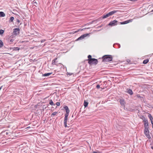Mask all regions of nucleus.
Here are the masks:
<instances>
[{
	"label": "nucleus",
	"mask_w": 153,
	"mask_h": 153,
	"mask_svg": "<svg viewBox=\"0 0 153 153\" xmlns=\"http://www.w3.org/2000/svg\"><path fill=\"white\" fill-rule=\"evenodd\" d=\"M64 108L65 109L66 112V114H65V117L64 121V124L65 127H67V122L68 121V118L69 115V113L70 112V110L69 109L68 107L67 106H65Z\"/></svg>",
	"instance_id": "1"
},
{
	"label": "nucleus",
	"mask_w": 153,
	"mask_h": 153,
	"mask_svg": "<svg viewBox=\"0 0 153 153\" xmlns=\"http://www.w3.org/2000/svg\"><path fill=\"white\" fill-rule=\"evenodd\" d=\"M102 61L104 62H108L112 60V57L111 55H106L102 57Z\"/></svg>",
	"instance_id": "2"
},
{
	"label": "nucleus",
	"mask_w": 153,
	"mask_h": 153,
	"mask_svg": "<svg viewBox=\"0 0 153 153\" xmlns=\"http://www.w3.org/2000/svg\"><path fill=\"white\" fill-rule=\"evenodd\" d=\"M117 11L114 10L106 14L105 15H104L102 16L103 19H105L106 18L112 15L113 14L116 13Z\"/></svg>",
	"instance_id": "3"
},
{
	"label": "nucleus",
	"mask_w": 153,
	"mask_h": 153,
	"mask_svg": "<svg viewBox=\"0 0 153 153\" xmlns=\"http://www.w3.org/2000/svg\"><path fill=\"white\" fill-rule=\"evenodd\" d=\"M98 62L97 59L94 58H92L90 61H88V63L90 65H91L92 64L96 65L97 64Z\"/></svg>",
	"instance_id": "4"
},
{
	"label": "nucleus",
	"mask_w": 153,
	"mask_h": 153,
	"mask_svg": "<svg viewBox=\"0 0 153 153\" xmlns=\"http://www.w3.org/2000/svg\"><path fill=\"white\" fill-rule=\"evenodd\" d=\"M149 129H145L144 134L148 139L151 138V137L149 134Z\"/></svg>",
	"instance_id": "5"
},
{
	"label": "nucleus",
	"mask_w": 153,
	"mask_h": 153,
	"mask_svg": "<svg viewBox=\"0 0 153 153\" xmlns=\"http://www.w3.org/2000/svg\"><path fill=\"white\" fill-rule=\"evenodd\" d=\"M89 34L88 33L82 35L81 36L79 37L77 39L76 41H78L81 40H82L84 39L85 37H86L87 36L89 35Z\"/></svg>",
	"instance_id": "6"
},
{
	"label": "nucleus",
	"mask_w": 153,
	"mask_h": 153,
	"mask_svg": "<svg viewBox=\"0 0 153 153\" xmlns=\"http://www.w3.org/2000/svg\"><path fill=\"white\" fill-rule=\"evenodd\" d=\"M143 121L144 123L145 129H149V124L147 120L144 118Z\"/></svg>",
	"instance_id": "7"
},
{
	"label": "nucleus",
	"mask_w": 153,
	"mask_h": 153,
	"mask_svg": "<svg viewBox=\"0 0 153 153\" xmlns=\"http://www.w3.org/2000/svg\"><path fill=\"white\" fill-rule=\"evenodd\" d=\"M20 29L19 28H14L13 29V33L15 35H17L19 33Z\"/></svg>",
	"instance_id": "8"
},
{
	"label": "nucleus",
	"mask_w": 153,
	"mask_h": 153,
	"mask_svg": "<svg viewBox=\"0 0 153 153\" xmlns=\"http://www.w3.org/2000/svg\"><path fill=\"white\" fill-rule=\"evenodd\" d=\"M117 21L114 20L112 21L111 22L108 24V25L109 26H114L117 25Z\"/></svg>",
	"instance_id": "9"
},
{
	"label": "nucleus",
	"mask_w": 153,
	"mask_h": 153,
	"mask_svg": "<svg viewBox=\"0 0 153 153\" xmlns=\"http://www.w3.org/2000/svg\"><path fill=\"white\" fill-rule=\"evenodd\" d=\"M120 103L121 105L123 107H125V102L124 100H120Z\"/></svg>",
	"instance_id": "10"
},
{
	"label": "nucleus",
	"mask_w": 153,
	"mask_h": 153,
	"mask_svg": "<svg viewBox=\"0 0 153 153\" xmlns=\"http://www.w3.org/2000/svg\"><path fill=\"white\" fill-rule=\"evenodd\" d=\"M127 93L131 95L133 94V92L132 90L130 89H127Z\"/></svg>",
	"instance_id": "11"
},
{
	"label": "nucleus",
	"mask_w": 153,
	"mask_h": 153,
	"mask_svg": "<svg viewBox=\"0 0 153 153\" xmlns=\"http://www.w3.org/2000/svg\"><path fill=\"white\" fill-rule=\"evenodd\" d=\"M52 74V73H45L44 74H43L42 76H48L50 75L51 74Z\"/></svg>",
	"instance_id": "12"
},
{
	"label": "nucleus",
	"mask_w": 153,
	"mask_h": 153,
	"mask_svg": "<svg viewBox=\"0 0 153 153\" xmlns=\"http://www.w3.org/2000/svg\"><path fill=\"white\" fill-rule=\"evenodd\" d=\"M57 59V58H55L52 61V64L53 65H58V64H56V60Z\"/></svg>",
	"instance_id": "13"
},
{
	"label": "nucleus",
	"mask_w": 153,
	"mask_h": 153,
	"mask_svg": "<svg viewBox=\"0 0 153 153\" xmlns=\"http://www.w3.org/2000/svg\"><path fill=\"white\" fill-rule=\"evenodd\" d=\"M130 21V20H128L122 22H121L120 23L121 24H125L129 23Z\"/></svg>",
	"instance_id": "14"
},
{
	"label": "nucleus",
	"mask_w": 153,
	"mask_h": 153,
	"mask_svg": "<svg viewBox=\"0 0 153 153\" xmlns=\"http://www.w3.org/2000/svg\"><path fill=\"white\" fill-rule=\"evenodd\" d=\"M5 16V13L3 12H0V17H3Z\"/></svg>",
	"instance_id": "15"
},
{
	"label": "nucleus",
	"mask_w": 153,
	"mask_h": 153,
	"mask_svg": "<svg viewBox=\"0 0 153 153\" xmlns=\"http://www.w3.org/2000/svg\"><path fill=\"white\" fill-rule=\"evenodd\" d=\"M14 19V17H11L10 18V19L8 21L10 23V22H13Z\"/></svg>",
	"instance_id": "16"
},
{
	"label": "nucleus",
	"mask_w": 153,
	"mask_h": 153,
	"mask_svg": "<svg viewBox=\"0 0 153 153\" xmlns=\"http://www.w3.org/2000/svg\"><path fill=\"white\" fill-rule=\"evenodd\" d=\"M49 104H50L51 105H55V104H54L53 101H52V100H49Z\"/></svg>",
	"instance_id": "17"
},
{
	"label": "nucleus",
	"mask_w": 153,
	"mask_h": 153,
	"mask_svg": "<svg viewBox=\"0 0 153 153\" xmlns=\"http://www.w3.org/2000/svg\"><path fill=\"white\" fill-rule=\"evenodd\" d=\"M149 60L148 59H145L143 62V63L144 64H146L149 62Z\"/></svg>",
	"instance_id": "18"
},
{
	"label": "nucleus",
	"mask_w": 153,
	"mask_h": 153,
	"mask_svg": "<svg viewBox=\"0 0 153 153\" xmlns=\"http://www.w3.org/2000/svg\"><path fill=\"white\" fill-rule=\"evenodd\" d=\"M88 104V102H86L85 101L84 103V105L85 107H86Z\"/></svg>",
	"instance_id": "19"
},
{
	"label": "nucleus",
	"mask_w": 153,
	"mask_h": 153,
	"mask_svg": "<svg viewBox=\"0 0 153 153\" xmlns=\"http://www.w3.org/2000/svg\"><path fill=\"white\" fill-rule=\"evenodd\" d=\"M3 43L2 41L0 40V48H1L3 46Z\"/></svg>",
	"instance_id": "20"
},
{
	"label": "nucleus",
	"mask_w": 153,
	"mask_h": 153,
	"mask_svg": "<svg viewBox=\"0 0 153 153\" xmlns=\"http://www.w3.org/2000/svg\"><path fill=\"white\" fill-rule=\"evenodd\" d=\"M88 61H90L91 60V59H92V58H91V55H89L88 56Z\"/></svg>",
	"instance_id": "21"
},
{
	"label": "nucleus",
	"mask_w": 153,
	"mask_h": 153,
	"mask_svg": "<svg viewBox=\"0 0 153 153\" xmlns=\"http://www.w3.org/2000/svg\"><path fill=\"white\" fill-rule=\"evenodd\" d=\"M4 32V30H0V34L1 35Z\"/></svg>",
	"instance_id": "22"
},
{
	"label": "nucleus",
	"mask_w": 153,
	"mask_h": 153,
	"mask_svg": "<svg viewBox=\"0 0 153 153\" xmlns=\"http://www.w3.org/2000/svg\"><path fill=\"white\" fill-rule=\"evenodd\" d=\"M58 113L57 112H53V113H52V114L51 115V116H52V115H53V116H54L55 115H56V114H57Z\"/></svg>",
	"instance_id": "23"
},
{
	"label": "nucleus",
	"mask_w": 153,
	"mask_h": 153,
	"mask_svg": "<svg viewBox=\"0 0 153 153\" xmlns=\"http://www.w3.org/2000/svg\"><path fill=\"white\" fill-rule=\"evenodd\" d=\"M148 117L150 119H151V118L152 117V115L150 114H149L148 115Z\"/></svg>",
	"instance_id": "24"
},
{
	"label": "nucleus",
	"mask_w": 153,
	"mask_h": 153,
	"mask_svg": "<svg viewBox=\"0 0 153 153\" xmlns=\"http://www.w3.org/2000/svg\"><path fill=\"white\" fill-rule=\"evenodd\" d=\"M73 74V73H67V75H69V76Z\"/></svg>",
	"instance_id": "25"
},
{
	"label": "nucleus",
	"mask_w": 153,
	"mask_h": 153,
	"mask_svg": "<svg viewBox=\"0 0 153 153\" xmlns=\"http://www.w3.org/2000/svg\"><path fill=\"white\" fill-rule=\"evenodd\" d=\"M19 48H18V47H15V48H14V50H15V51H17V50H19Z\"/></svg>",
	"instance_id": "26"
},
{
	"label": "nucleus",
	"mask_w": 153,
	"mask_h": 153,
	"mask_svg": "<svg viewBox=\"0 0 153 153\" xmlns=\"http://www.w3.org/2000/svg\"><path fill=\"white\" fill-rule=\"evenodd\" d=\"M56 105L57 106H59L60 105V102H57L56 103Z\"/></svg>",
	"instance_id": "27"
},
{
	"label": "nucleus",
	"mask_w": 153,
	"mask_h": 153,
	"mask_svg": "<svg viewBox=\"0 0 153 153\" xmlns=\"http://www.w3.org/2000/svg\"><path fill=\"white\" fill-rule=\"evenodd\" d=\"M150 120L151 121V123H152H152H153V118L152 117Z\"/></svg>",
	"instance_id": "28"
},
{
	"label": "nucleus",
	"mask_w": 153,
	"mask_h": 153,
	"mask_svg": "<svg viewBox=\"0 0 153 153\" xmlns=\"http://www.w3.org/2000/svg\"><path fill=\"white\" fill-rule=\"evenodd\" d=\"M96 88L97 89H99L100 88V85H97L96 86Z\"/></svg>",
	"instance_id": "29"
},
{
	"label": "nucleus",
	"mask_w": 153,
	"mask_h": 153,
	"mask_svg": "<svg viewBox=\"0 0 153 153\" xmlns=\"http://www.w3.org/2000/svg\"><path fill=\"white\" fill-rule=\"evenodd\" d=\"M45 41V39H43L41 40V42H43Z\"/></svg>",
	"instance_id": "30"
},
{
	"label": "nucleus",
	"mask_w": 153,
	"mask_h": 153,
	"mask_svg": "<svg viewBox=\"0 0 153 153\" xmlns=\"http://www.w3.org/2000/svg\"><path fill=\"white\" fill-rule=\"evenodd\" d=\"M137 97L138 98H141V96H140V95H137Z\"/></svg>",
	"instance_id": "31"
},
{
	"label": "nucleus",
	"mask_w": 153,
	"mask_h": 153,
	"mask_svg": "<svg viewBox=\"0 0 153 153\" xmlns=\"http://www.w3.org/2000/svg\"><path fill=\"white\" fill-rule=\"evenodd\" d=\"M117 45H118V47H119V48H120V45L119 44H117Z\"/></svg>",
	"instance_id": "32"
},
{
	"label": "nucleus",
	"mask_w": 153,
	"mask_h": 153,
	"mask_svg": "<svg viewBox=\"0 0 153 153\" xmlns=\"http://www.w3.org/2000/svg\"><path fill=\"white\" fill-rule=\"evenodd\" d=\"M131 1H137V0H130Z\"/></svg>",
	"instance_id": "33"
},
{
	"label": "nucleus",
	"mask_w": 153,
	"mask_h": 153,
	"mask_svg": "<svg viewBox=\"0 0 153 153\" xmlns=\"http://www.w3.org/2000/svg\"><path fill=\"white\" fill-rule=\"evenodd\" d=\"M13 39H10V42H13Z\"/></svg>",
	"instance_id": "34"
},
{
	"label": "nucleus",
	"mask_w": 153,
	"mask_h": 153,
	"mask_svg": "<svg viewBox=\"0 0 153 153\" xmlns=\"http://www.w3.org/2000/svg\"><path fill=\"white\" fill-rule=\"evenodd\" d=\"M16 21H17V22H18L19 23L20 22V21H19V19H17Z\"/></svg>",
	"instance_id": "35"
},
{
	"label": "nucleus",
	"mask_w": 153,
	"mask_h": 153,
	"mask_svg": "<svg viewBox=\"0 0 153 153\" xmlns=\"http://www.w3.org/2000/svg\"><path fill=\"white\" fill-rule=\"evenodd\" d=\"M2 86H1V87H0V91L2 89Z\"/></svg>",
	"instance_id": "36"
},
{
	"label": "nucleus",
	"mask_w": 153,
	"mask_h": 153,
	"mask_svg": "<svg viewBox=\"0 0 153 153\" xmlns=\"http://www.w3.org/2000/svg\"><path fill=\"white\" fill-rule=\"evenodd\" d=\"M30 128V127L29 126V127H28L27 128Z\"/></svg>",
	"instance_id": "37"
},
{
	"label": "nucleus",
	"mask_w": 153,
	"mask_h": 153,
	"mask_svg": "<svg viewBox=\"0 0 153 153\" xmlns=\"http://www.w3.org/2000/svg\"><path fill=\"white\" fill-rule=\"evenodd\" d=\"M151 148L153 150V146H151Z\"/></svg>",
	"instance_id": "38"
},
{
	"label": "nucleus",
	"mask_w": 153,
	"mask_h": 153,
	"mask_svg": "<svg viewBox=\"0 0 153 153\" xmlns=\"http://www.w3.org/2000/svg\"><path fill=\"white\" fill-rule=\"evenodd\" d=\"M33 3H36V4H37L36 3V2H34V1H33Z\"/></svg>",
	"instance_id": "39"
},
{
	"label": "nucleus",
	"mask_w": 153,
	"mask_h": 153,
	"mask_svg": "<svg viewBox=\"0 0 153 153\" xmlns=\"http://www.w3.org/2000/svg\"><path fill=\"white\" fill-rule=\"evenodd\" d=\"M152 128H153V123H152Z\"/></svg>",
	"instance_id": "40"
},
{
	"label": "nucleus",
	"mask_w": 153,
	"mask_h": 153,
	"mask_svg": "<svg viewBox=\"0 0 153 153\" xmlns=\"http://www.w3.org/2000/svg\"><path fill=\"white\" fill-rule=\"evenodd\" d=\"M152 11H153V10H152Z\"/></svg>",
	"instance_id": "41"
}]
</instances>
